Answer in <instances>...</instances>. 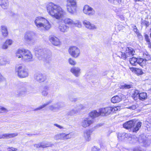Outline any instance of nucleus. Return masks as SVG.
Segmentation results:
<instances>
[{
    "label": "nucleus",
    "instance_id": "338daca9",
    "mask_svg": "<svg viewBox=\"0 0 151 151\" xmlns=\"http://www.w3.org/2000/svg\"><path fill=\"white\" fill-rule=\"evenodd\" d=\"M150 37L151 38V32H150Z\"/></svg>",
    "mask_w": 151,
    "mask_h": 151
},
{
    "label": "nucleus",
    "instance_id": "39448f33",
    "mask_svg": "<svg viewBox=\"0 0 151 151\" xmlns=\"http://www.w3.org/2000/svg\"><path fill=\"white\" fill-rule=\"evenodd\" d=\"M36 56L39 60L45 59L47 60L50 58L51 56L50 51H46L43 49H39L35 50Z\"/></svg>",
    "mask_w": 151,
    "mask_h": 151
},
{
    "label": "nucleus",
    "instance_id": "6e6552de",
    "mask_svg": "<svg viewBox=\"0 0 151 151\" xmlns=\"http://www.w3.org/2000/svg\"><path fill=\"white\" fill-rule=\"evenodd\" d=\"M83 12L84 14L89 17L93 16L96 14L95 9L88 5L84 6L83 8Z\"/></svg>",
    "mask_w": 151,
    "mask_h": 151
},
{
    "label": "nucleus",
    "instance_id": "603ef678",
    "mask_svg": "<svg viewBox=\"0 0 151 151\" xmlns=\"http://www.w3.org/2000/svg\"><path fill=\"white\" fill-rule=\"evenodd\" d=\"M133 30L134 32L136 33V34L138 35V37H141L140 33H139V31H137V29L135 25H133Z\"/></svg>",
    "mask_w": 151,
    "mask_h": 151
},
{
    "label": "nucleus",
    "instance_id": "49530a36",
    "mask_svg": "<svg viewBox=\"0 0 151 151\" xmlns=\"http://www.w3.org/2000/svg\"><path fill=\"white\" fill-rule=\"evenodd\" d=\"M85 108V106L82 104H80L77 106L76 107V109L78 112L81 110L84 109Z\"/></svg>",
    "mask_w": 151,
    "mask_h": 151
},
{
    "label": "nucleus",
    "instance_id": "6e6d98bb",
    "mask_svg": "<svg viewBox=\"0 0 151 151\" xmlns=\"http://www.w3.org/2000/svg\"><path fill=\"white\" fill-rule=\"evenodd\" d=\"M145 39L147 43L150 42V39L149 38L148 35L147 34H145Z\"/></svg>",
    "mask_w": 151,
    "mask_h": 151
},
{
    "label": "nucleus",
    "instance_id": "423d86ee",
    "mask_svg": "<svg viewBox=\"0 0 151 151\" xmlns=\"http://www.w3.org/2000/svg\"><path fill=\"white\" fill-rule=\"evenodd\" d=\"M66 8L67 11L70 14H73L76 12L77 2L75 0H67Z\"/></svg>",
    "mask_w": 151,
    "mask_h": 151
},
{
    "label": "nucleus",
    "instance_id": "72a5a7b5",
    "mask_svg": "<svg viewBox=\"0 0 151 151\" xmlns=\"http://www.w3.org/2000/svg\"><path fill=\"white\" fill-rule=\"evenodd\" d=\"M34 146L35 147L38 148L39 147L45 148L48 147L49 146L48 145V144H44L41 143L40 144L35 145Z\"/></svg>",
    "mask_w": 151,
    "mask_h": 151
},
{
    "label": "nucleus",
    "instance_id": "4d7b16f0",
    "mask_svg": "<svg viewBox=\"0 0 151 151\" xmlns=\"http://www.w3.org/2000/svg\"><path fill=\"white\" fill-rule=\"evenodd\" d=\"M137 106L136 105H133L131 106H129V107H127L128 108H129L130 109L134 110L136 109L137 108Z\"/></svg>",
    "mask_w": 151,
    "mask_h": 151
},
{
    "label": "nucleus",
    "instance_id": "37998d69",
    "mask_svg": "<svg viewBox=\"0 0 151 151\" xmlns=\"http://www.w3.org/2000/svg\"><path fill=\"white\" fill-rule=\"evenodd\" d=\"M133 70L138 75H142L143 73L142 71L140 69L133 68Z\"/></svg>",
    "mask_w": 151,
    "mask_h": 151
},
{
    "label": "nucleus",
    "instance_id": "4468645a",
    "mask_svg": "<svg viewBox=\"0 0 151 151\" xmlns=\"http://www.w3.org/2000/svg\"><path fill=\"white\" fill-rule=\"evenodd\" d=\"M117 137L120 141H128V140H131L132 138L130 137V134L126 133H119L117 135Z\"/></svg>",
    "mask_w": 151,
    "mask_h": 151
},
{
    "label": "nucleus",
    "instance_id": "b1692460",
    "mask_svg": "<svg viewBox=\"0 0 151 151\" xmlns=\"http://www.w3.org/2000/svg\"><path fill=\"white\" fill-rule=\"evenodd\" d=\"M91 132L89 130H86L83 134V137L86 141L88 142L91 139Z\"/></svg>",
    "mask_w": 151,
    "mask_h": 151
},
{
    "label": "nucleus",
    "instance_id": "13d9d810",
    "mask_svg": "<svg viewBox=\"0 0 151 151\" xmlns=\"http://www.w3.org/2000/svg\"><path fill=\"white\" fill-rule=\"evenodd\" d=\"M7 150L9 151H16L17 150V149L13 147H10L8 148Z\"/></svg>",
    "mask_w": 151,
    "mask_h": 151
},
{
    "label": "nucleus",
    "instance_id": "f3484780",
    "mask_svg": "<svg viewBox=\"0 0 151 151\" xmlns=\"http://www.w3.org/2000/svg\"><path fill=\"white\" fill-rule=\"evenodd\" d=\"M111 109L110 107L101 108L99 109V112L100 114L102 115H108L111 113Z\"/></svg>",
    "mask_w": 151,
    "mask_h": 151
},
{
    "label": "nucleus",
    "instance_id": "f257e3e1",
    "mask_svg": "<svg viewBox=\"0 0 151 151\" xmlns=\"http://www.w3.org/2000/svg\"><path fill=\"white\" fill-rule=\"evenodd\" d=\"M46 8L48 14L57 19H61L66 14L65 12L60 6L52 2L47 4Z\"/></svg>",
    "mask_w": 151,
    "mask_h": 151
},
{
    "label": "nucleus",
    "instance_id": "58836bf2",
    "mask_svg": "<svg viewBox=\"0 0 151 151\" xmlns=\"http://www.w3.org/2000/svg\"><path fill=\"white\" fill-rule=\"evenodd\" d=\"M51 102V101H49L48 102H47L46 103L44 104H43L40 106L39 107H38L37 108H36L35 109V111H37L38 110H40L44 108L46 106H47L48 104H50Z\"/></svg>",
    "mask_w": 151,
    "mask_h": 151
},
{
    "label": "nucleus",
    "instance_id": "f8f14e48",
    "mask_svg": "<svg viewBox=\"0 0 151 151\" xmlns=\"http://www.w3.org/2000/svg\"><path fill=\"white\" fill-rule=\"evenodd\" d=\"M35 35V33L31 31H27L24 34V39L25 41L29 44L32 42L33 37Z\"/></svg>",
    "mask_w": 151,
    "mask_h": 151
},
{
    "label": "nucleus",
    "instance_id": "ea45409f",
    "mask_svg": "<svg viewBox=\"0 0 151 151\" xmlns=\"http://www.w3.org/2000/svg\"><path fill=\"white\" fill-rule=\"evenodd\" d=\"M142 123L141 122H138L136 125V127L134 128L133 130V132H136L138 131L139 129L140 128V127L142 126Z\"/></svg>",
    "mask_w": 151,
    "mask_h": 151
},
{
    "label": "nucleus",
    "instance_id": "864d4df0",
    "mask_svg": "<svg viewBox=\"0 0 151 151\" xmlns=\"http://www.w3.org/2000/svg\"><path fill=\"white\" fill-rule=\"evenodd\" d=\"M130 137L132 138V139L131 140H128V141L129 142L131 143H135L136 142L137 140V139L136 138V139H135V138L133 136V137H131V135L130 134Z\"/></svg>",
    "mask_w": 151,
    "mask_h": 151
},
{
    "label": "nucleus",
    "instance_id": "ddd939ff",
    "mask_svg": "<svg viewBox=\"0 0 151 151\" xmlns=\"http://www.w3.org/2000/svg\"><path fill=\"white\" fill-rule=\"evenodd\" d=\"M94 122L93 119H90L89 117L84 118L81 122V125L83 127L86 128L89 126Z\"/></svg>",
    "mask_w": 151,
    "mask_h": 151
},
{
    "label": "nucleus",
    "instance_id": "0e129e2a",
    "mask_svg": "<svg viewBox=\"0 0 151 151\" xmlns=\"http://www.w3.org/2000/svg\"><path fill=\"white\" fill-rule=\"evenodd\" d=\"M148 45V47L150 48H151V42H149L147 43Z\"/></svg>",
    "mask_w": 151,
    "mask_h": 151
},
{
    "label": "nucleus",
    "instance_id": "052dcab7",
    "mask_svg": "<svg viewBox=\"0 0 151 151\" xmlns=\"http://www.w3.org/2000/svg\"><path fill=\"white\" fill-rule=\"evenodd\" d=\"M54 125L55 126L57 127H58L59 129H63L64 128L63 127L60 126V125H59L57 124H54Z\"/></svg>",
    "mask_w": 151,
    "mask_h": 151
},
{
    "label": "nucleus",
    "instance_id": "1a4fd4ad",
    "mask_svg": "<svg viewBox=\"0 0 151 151\" xmlns=\"http://www.w3.org/2000/svg\"><path fill=\"white\" fill-rule=\"evenodd\" d=\"M68 51L69 54L75 58H77L80 56V50L76 46H73L70 47Z\"/></svg>",
    "mask_w": 151,
    "mask_h": 151
},
{
    "label": "nucleus",
    "instance_id": "6ab92c4d",
    "mask_svg": "<svg viewBox=\"0 0 151 151\" xmlns=\"http://www.w3.org/2000/svg\"><path fill=\"white\" fill-rule=\"evenodd\" d=\"M18 135L17 133H6L3 134H0V139L4 138H10L14 137Z\"/></svg>",
    "mask_w": 151,
    "mask_h": 151
},
{
    "label": "nucleus",
    "instance_id": "393cba45",
    "mask_svg": "<svg viewBox=\"0 0 151 151\" xmlns=\"http://www.w3.org/2000/svg\"><path fill=\"white\" fill-rule=\"evenodd\" d=\"M0 5L4 9H6L8 7L9 1L8 0H0Z\"/></svg>",
    "mask_w": 151,
    "mask_h": 151
},
{
    "label": "nucleus",
    "instance_id": "a211bd4d",
    "mask_svg": "<svg viewBox=\"0 0 151 151\" xmlns=\"http://www.w3.org/2000/svg\"><path fill=\"white\" fill-rule=\"evenodd\" d=\"M70 71L76 77L79 76L81 73V69L78 67H74L71 68Z\"/></svg>",
    "mask_w": 151,
    "mask_h": 151
},
{
    "label": "nucleus",
    "instance_id": "5701e85b",
    "mask_svg": "<svg viewBox=\"0 0 151 151\" xmlns=\"http://www.w3.org/2000/svg\"><path fill=\"white\" fill-rule=\"evenodd\" d=\"M50 40L53 45L56 46H58L60 44V41L59 39L55 36L50 37Z\"/></svg>",
    "mask_w": 151,
    "mask_h": 151
},
{
    "label": "nucleus",
    "instance_id": "a18cd8bd",
    "mask_svg": "<svg viewBox=\"0 0 151 151\" xmlns=\"http://www.w3.org/2000/svg\"><path fill=\"white\" fill-rule=\"evenodd\" d=\"M111 108V112H114L116 111L119 110L120 109V107L119 106H117L110 107Z\"/></svg>",
    "mask_w": 151,
    "mask_h": 151
},
{
    "label": "nucleus",
    "instance_id": "a878e982",
    "mask_svg": "<svg viewBox=\"0 0 151 151\" xmlns=\"http://www.w3.org/2000/svg\"><path fill=\"white\" fill-rule=\"evenodd\" d=\"M135 53V51L131 47H127L126 49V53L128 57L133 56Z\"/></svg>",
    "mask_w": 151,
    "mask_h": 151
},
{
    "label": "nucleus",
    "instance_id": "bf43d9fd",
    "mask_svg": "<svg viewBox=\"0 0 151 151\" xmlns=\"http://www.w3.org/2000/svg\"><path fill=\"white\" fill-rule=\"evenodd\" d=\"M99 148L96 146H94L92 148V150L93 151H97L99 150Z\"/></svg>",
    "mask_w": 151,
    "mask_h": 151
},
{
    "label": "nucleus",
    "instance_id": "c756f323",
    "mask_svg": "<svg viewBox=\"0 0 151 151\" xmlns=\"http://www.w3.org/2000/svg\"><path fill=\"white\" fill-rule=\"evenodd\" d=\"M137 64H139L142 67L145 66L146 64V62L145 60L142 58H139L137 59Z\"/></svg>",
    "mask_w": 151,
    "mask_h": 151
},
{
    "label": "nucleus",
    "instance_id": "3c124183",
    "mask_svg": "<svg viewBox=\"0 0 151 151\" xmlns=\"http://www.w3.org/2000/svg\"><path fill=\"white\" fill-rule=\"evenodd\" d=\"M68 61L69 64L72 65H75L76 64V61L71 58L68 59Z\"/></svg>",
    "mask_w": 151,
    "mask_h": 151
},
{
    "label": "nucleus",
    "instance_id": "0eeeda50",
    "mask_svg": "<svg viewBox=\"0 0 151 151\" xmlns=\"http://www.w3.org/2000/svg\"><path fill=\"white\" fill-rule=\"evenodd\" d=\"M74 136L72 133L66 134L65 133H59L55 135L54 137V139L56 140L59 139L65 140L70 139Z\"/></svg>",
    "mask_w": 151,
    "mask_h": 151
},
{
    "label": "nucleus",
    "instance_id": "bb28decb",
    "mask_svg": "<svg viewBox=\"0 0 151 151\" xmlns=\"http://www.w3.org/2000/svg\"><path fill=\"white\" fill-rule=\"evenodd\" d=\"M1 32L2 35L4 37H6L8 35V32L7 31V27L5 25H2L1 26Z\"/></svg>",
    "mask_w": 151,
    "mask_h": 151
},
{
    "label": "nucleus",
    "instance_id": "2f4dec72",
    "mask_svg": "<svg viewBox=\"0 0 151 151\" xmlns=\"http://www.w3.org/2000/svg\"><path fill=\"white\" fill-rule=\"evenodd\" d=\"M8 62L4 57L0 56V66L5 65Z\"/></svg>",
    "mask_w": 151,
    "mask_h": 151
},
{
    "label": "nucleus",
    "instance_id": "4be33fe9",
    "mask_svg": "<svg viewBox=\"0 0 151 151\" xmlns=\"http://www.w3.org/2000/svg\"><path fill=\"white\" fill-rule=\"evenodd\" d=\"M59 30L62 32H66L68 31L69 27L65 24H60L58 27Z\"/></svg>",
    "mask_w": 151,
    "mask_h": 151
},
{
    "label": "nucleus",
    "instance_id": "473e14b6",
    "mask_svg": "<svg viewBox=\"0 0 151 151\" xmlns=\"http://www.w3.org/2000/svg\"><path fill=\"white\" fill-rule=\"evenodd\" d=\"M49 89V87L48 86H45L44 88L43 89L42 92V94L44 96H46L48 94V92L47 91Z\"/></svg>",
    "mask_w": 151,
    "mask_h": 151
},
{
    "label": "nucleus",
    "instance_id": "7c9ffc66",
    "mask_svg": "<svg viewBox=\"0 0 151 151\" xmlns=\"http://www.w3.org/2000/svg\"><path fill=\"white\" fill-rule=\"evenodd\" d=\"M147 98V94L146 93L142 92L139 93V99L141 101H144Z\"/></svg>",
    "mask_w": 151,
    "mask_h": 151
},
{
    "label": "nucleus",
    "instance_id": "f704fd0d",
    "mask_svg": "<svg viewBox=\"0 0 151 151\" xmlns=\"http://www.w3.org/2000/svg\"><path fill=\"white\" fill-rule=\"evenodd\" d=\"M9 111V110L7 108L0 106V113L6 114Z\"/></svg>",
    "mask_w": 151,
    "mask_h": 151
},
{
    "label": "nucleus",
    "instance_id": "9d476101",
    "mask_svg": "<svg viewBox=\"0 0 151 151\" xmlns=\"http://www.w3.org/2000/svg\"><path fill=\"white\" fill-rule=\"evenodd\" d=\"M27 84L26 83H21L17 86L18 92L19 96H22L25 94L27 91Z\"/></svg>",
    "mask_w": 151,
    "mask_h": 151
},
{
    "label": "nucleus",
    "instance_id": "79ce46f5",
    "mask_svg": "<svg viewBox=\"0 0 151 151\" xmlns=\"http://www.w3.org/2000/svg\"><path fill=\"white\" fill-rule=\"evenodd\" d=\"M78 112V111H77L75 108V109H73L68 112V114L69 115L72 116L76 114Z\"/></svg>",
    "mask_w": 151,
    "mask_h": 151
},
{
    "label": "nucleus",
    "instance_id": "a19ab883",
    "mask_svg": "<svg viewBox=\"0 0 151 151\" xmlns=\"http://www.w3.org/2000/svg\"><path fill=\"white\" fill-rule=\"evenodd\" d=\"M139 94L138 91H135L132 94V97L135 100L139 98Z\"/></svg>",
    "mask_w": 151,
    "mask_h": 151
},
{
    "label": "nucleus",
    "instance_id": "aec40b11",
    "mask_svg": "<svg viewBox=\"0 0 151 151\" xmlns=\"http://www.w3.org/2000/svg\"><path fill=\"white\" fill-rule=\"evenodd\" d=\"M135 123L132 120L127 122L123 124V127L127 129H129L133 127Z\"/></svg>",
    "mask_w": 151,
    "mask_h": 151
},
{
    "label": "nucleus",
    "instance_id": "5fc2aeb1",
    "mask_svg": "<svg viewBox=\"0 0 151 151\" xmlns=\"http://www.w3.org/2000/svg\"><path fill=\"white\" fill-rule=\"evenodd\" d=\"M132 86V85L125 84L124 85L122 86V88H124L125 89H128L131 88Z\"/></svg>",
    "mask_w": 151,
    "mask_h": 151
},
{
    "label": "nucleus",
    "instance_id": "412c9836",
    "mask_svg": "<svg viewBox=\"0 0 151 151\" xmlns=\"http://www.w3.org/2000/svg\"><path fill=\"white\" fill-rule=\"evenodd\" d=\"M13 43L12 40L8 39L6 40L2 45V48L3 49H7L8 46L11 45Z\"/></svg>",
    "mask_w": 151,
    "mask_h": 151
},
{
    "label": "nucleus",
    "instance_id": "69168bd1",
    "mask_svg": "<svg viewBox=\"0 0 151 151\" xmlns=\"http://www.w3.org/2000/svg\"><path fill=\"white\" fill-rule=\"evenodd\" d=\"M143 0H135V1H142Z\"/></svg>",
    "mask_w": 151,
    "mask_h": 151
},
{
    "label": "nucleus",
    "instance_id": "774afa93",
    "mask_svg": "<svg viewBox=\"0 0 151 151\" xmlns=\"http://www.w3.org/2000/svg\"><path fill=\"white\" fill-rule=\"evenodd\" d=\"M150 32H151V28H150Z\"/></svg>",
    "mask_w": 151,
    "mask_h": 151
},
{
    "label": "nucleus",
    "instance_id": "cd10ccee",
    "mask_svg": "<svg viewBox=\"0 0 151 151\" xmlns=\"http://www.w3.org/2000/svg\"><path fill=\"white\" fill-rule=\"evenodd\" d=\"M122 98L121 97H120L118 96H115L112 97L111 99V101L113 103H118L120 101L122 100Z\"/></svg>",
    "mask_w": 151,
    "mask_h": 151
},
{
    "label": "nucleus",
    "instance_id": "de8ad7c7",
    "mask_svg": "<svg viewBox=\"0 0 151 151\" xmlns=\"http://www.w3.org/2000/svg\"><path fill=\"white\" fill-rule=\"evenodd\" d=\"M143 55L145 58L144 59L145 60L146 62L147 61L151 60V56L148 54V53L144 54Z\"/></svg>",
    "mask_w": 151,
    "mask_h": 151
},
{
    "label": "nucleus",
    "instance_id": "c03bdc74",
    "mask_svg": "<svg viewBox=\"0 0 151 151\" xmlns=\"http://www.w3.org/2000/svg\"><path fill=\"white\" fill-rule=\"evenodd\" d=\"M57 110L59 109L60 108L63 106V104L62 102H58L54 104Z\"/></svg>",
    "mask_w": 151,
    "mask_h": 151
},
{
    "label": "nucleus",
    "instance_id": "2eb2a0df",
    "mask_svg": "<svg viewBox=\"0 0 151 151\" xmlns=\"http://www.w3.org/2000/svg\"><path fill=\"white\" fill-rule=\"evenodd\" d=\"M34 78L37 81L41 83L45 80L46 77L44 74L40 72H38L35 74Z\"/></svg>",
    "mask_w": 151,
    "mask_h": 151
},
{
    "label": "nucleus",
    "instance_id": "e2e57ef3",
    "mask_svg": "<svg viewBox=\"0 0 151 151\" xmlns=\"http://www.w3.org/2000/svg\"><path fill=\"white\" fill-rule=\"evenodd\" d=\"M4 79V78L0 73V81H2Z\"/></svg>",
    "mask_w": 151,
    "mask_h": 151
},
{
    "label": "nucleus",
    "instance_id": "c9c22d12",
    "mask_svg": "<svg viewBox=\"0 0 151 151\" xmlns=\"http://www.w3.org/2000/svg\"><path fill=\"white\" fill-rule=\"evenodd\" d=\"M110 3L116 5L120 4L122 2L121 0H108Z\"/></svg>",
    "mask_w": 151,
    "mask_h": 151
},
{
    "label": "nucleus",
    "instance_id": "4c0bfd02",
    "mask_svg": "<svg viewBox=\"0 0 151 151\" xmlns=\"http://www.w3.org/2000/svg\"><path fill=\"white\" fill-rule=\"evenodd\" d=\"M130 63L133 65H136L137 64V58L135 57H133L130 58L129 60Z\"/></svg>",
    "mask_w": 151,
    "mask_h": 151
},
{
    "label": "nucleus",
    "instance_id": "9b49d317",
    "mask_svg": "<svg viewBox=\"0 0 151 151\" xmlns=\"http://www.w3.org/2000/svg\"><path fill=\"white\" fill-rule=\"evenodd\" d=\"M64 22L66 24L72 26H76L78 27H81V23L78 20L73 21L71 19L66 18L63 20Z\"/></svg>",
    "mask_w": 151,
    "mask_h": 151
},
{
    "label": "nucleus",
    "instance_id": "7ed1b4c3",
    "mask_svg": "<svg viewBox=\"0 0 151 151\" xmlns=\"http://www.w3.org/2000/svg\"><path fill=\"white\" fill-rule=\"evenodd\" d=\"M16 55L19 58H22V60L26 61L32 60L33 55L28 50L19 49L16 52Z\"/></svg>",
    "mask_w": 151,
    "mask_h": 151
},
{
    "label": "nucleus",
    "instance_id": "8fccbe9b",
    "mask_svg": "<svg viewBox=\"0 0 151 151\" xmlns=\"http://www.w3.org/2000/svg\"><path fill=\"white\" fill-rule=\"evenodd\" d=\"M121 57L119 56V57L123 60H125L126 59L128 58V57L127 56L126 53L123 52H121Z\"/></svg>",
    "mask_w": 151,
    "mask_h": 151
},
{
    "label": "nucleus",
    "instance_id": "e433bc0d",
    "mask_svg": "<svg viewBox=\"0 0 151 151\" xmlns=\"http://www.w3.org/2000/svg\"><path fill=\"white\" fill-rule=\"evenodd\" d=\"M141 26H146V28L148 27L150 25L149 22L145 20H143L142 19H141Z\"/></svg>",
    "mask_w": 151,
    "mask_h": 151
},
{
    "label": "nucleus",
    "instance_id": "680f3d73",
    "mask_svg": "<svg viewBox=\"0 0 151 151\" xmlns=\"http://www.w3.org/2000/svg\"><path fill=\"white\" fill-rule=\"evenodd\" d=\"M69 99L71 101H76L77 100V99L76 98H73L72 97H70L69 98Z\"/></svg>",
    "mask_w": 151,
    "mask_h": 151
},
{
    "label": "nucleus",
    "instance_id": "f03ea898",
    "mask_svg": "<svg viewBox=\"0 0 151 151\" xmlns=\"http://www.w3.org/2000/svg\"><path fill=\"white\" fill-rule=\"evenodd\" d=\"M37 29L41 31H48L51 27V24L46 18L41 16L36 17L34 21Z\"/></svg>",
    "mask_w": 151,
    "mask_h": 151
},
{
    "label": "nucleus",
    "instance_id": "20e7f679",
    "mask_svg": "<svg viewBox=\"0 0 151 151\" xmlns=\"http://www.w3.org/2000/svg\"><path fill=\"white\" fill-rule=\"evenodd\" d=\"M15 69L17 75L19 78H24L28 76V70L24 65H18L16 66Z\"/></svg>",
    "mask_w": 151,
    "mask_h": 151
},
{
    "label": "nucleus",
    "instance_id": "dca6fc26",
    "mask_svg": "<svg viewBox=\"0 0 151 151\" xmlns=\"http://www.w3.org/2000/svg\"><path fill=\"white\" fill-rule=\"evenodd\" d=\"M83 24L86 28L89 29L94 30L97 28V27L95 25L92 24L90 22L87 20L83 21Z\"/></svg>",
    "mask_w": 151,
    "mask_h": 151
},
{
    "label": "nucleus",
    "instance_id": "09e8293b",
    "mask_svg": "<svg viewBox=\"0 0 151 151\" xmlns=\"http://www.w3.org/2000/svg\"><path fill=\"white\" fill-rule=\"evenodd\" d=\"M48 108L50 110L52 111H55L57 110V108L56 107L54 104L49 106L48 107Z\"/></svg>",
    "mask_w": 151,
    "mask_h": 151
},
{
    "label": "nucleus",
    "instance_id": "c85d7f7f",
    "mask_svg": "<svg viewBox=\"0 0 151 151\" xmlns=\"http://www.w3.org/2000/svg\"><path fill=\"white\" fill-rule=\"evenodd\" d=\"M100 115V112H98L96 110L93 111L89 114V116L92 118L97 117Z\"/></svg>",
    "mask_w": 151,
    "mask_h": 151
}]
</instances>
